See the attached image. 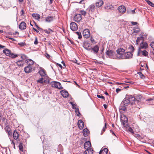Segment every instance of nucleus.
Segmentation results:
<instances>
[{"instance_id":"bf43d9fd","label":"nucleus","mask_w":154,"mask_h":154,"mask_svg":"<svg viewBox=\"0 0 154 154\" xmlns=\"http://www.w3.org/2000/svg\"><path fill=\"white\" fill-rule=\"evenodd\" d=\"M121 90L119 88H117L116 90V92L118 93L119 91H120Z\"/></svg>"},{"instance_id":"603ef678","label":"nucleus","mask_w":154,"mask_h":154,"mask_svg":"<svg viewBox=\"0 0 154 154\" xmlns=\"http://www.w3.org/2000/svg\"><path fill=\"white\" fill-rule=\"evenodd\" d=\"M69 103H70V104H71L72 105V108H73V109H75V108H76V107H75V104H74L72 102H69Z\"/></svg>"},{"instance_id":"864d4df0","label":"nucleus","mask_w":154,"mask_h":154,"mask_svg":"<svg viewBox=\"0 0 154 154\" xmlns=\"http://www.w3.org/2000/svg\"><path fill=\"white\" fill-rule=\"evenodd\" d=\"M150 46L152 48H153L154 49V42H151L150 44Z\"/></svg>"},{"instance_id":"cd10ccee","label":"nucleus","mask_w":154,"mask_h":154,"mask_svg":"<svg viewBox=\"0 0 154 154\" xmlns=\"http://www.w3.org/2000/svg\"><path fill=\"white\" fill-rule=\"evenodd\" d=\"M88 44L86 42H85L84 44L83 47L84 48L88 51H90L91 49L89 45H88Z\"/></svg>"},{"instance_id":"f704fd0d","label":"nucleus","mask_w":154,"mask_h":154,"mask_svg":"<svg viewBox=\"0 0 154 154\" xmlns=\"http://www.w3.org/2000/svg\"><path fill=\"white\" fill-rule=\"evenodd\" d=\"M83 133L85 137H86L88 136L89 133V131L87 128H85L84 129Z\"/></svg>"},{"instance_id":"a19ab883","label":"nucleus","mask_w":154,"mask_h":154,"mask_svg":"<svg viewBox=\"0 0 154 154\" xmlns=\"http://www.w3.org/2000/svg\"><path fill=\"white\" fill-rule=\"evenodd\" d=\"M75 112L77 114V116H79L80 115V113L79 111V109L78 108H75Z\"/></svg>"},{"instance_id":"f257e3e1","label":"nucleus","mask_w":154,"mask_h":154,"mask_svg":"<svg viewBox=\"0 0 154 154\" xmlns=\"http://www.w3.org/2000/svg\"><path fill=\"white\" fill-rule=\"evenodd\" d=\"M117 54L116 55V59H124V55L125 52V50L122 48H119L116 50Z\"/></svg>"},{"instance_id":"0eeeda50","label":"nucleus","mask_w":154,"mask_h":154,"mask_svg":"<svg viewBox=\"0 0 154 154\" xmlns=\"http://www.w3.org/2000/svg\"><path fill=\"white\" fill-rule=\"evenodd\" d=\"M89 14H94L95 11V6L94 4L90 5L88 8Z\"/></svg>"},{"instance_id":"c03bdc74","label":"nucleus","mask_w":154,"mask_h":154,"mask_svg":"<svg viewBox=\"0 0 154 154\" xmlns=\"http://www.w3.org/2000/svg\"><path fill=\"white\" fill-rule=\"evenodd\" d=\"M128 131L132 134H134L133 129L131 127H129L128 129Z\"/></svg>"},{"instance_id":"680f3d73","label":"nucleus","mask_w":154,"mask_h":154,"mask_svg":"<svg viewBox=\"0 0 154 154\" xmlns=\"http://www.w3.org/2000/svg\"><path fill=\"white\" fill-rule=\"evenodd\" d=\"M24 10L23 9H22L20 13L21 15H23L24 14Z\"/></svg>"},{"instance_id":"49530a36","label":"nucleus","mask_w":154,"mask_h":154,"mask_svg":"<svg viewBox=\"0 0 154 154\" xmlns=\"http://www.w3.org/2000/svg\"><path fill=\"white\" fill-rule=\"evenodd\" d=\"M38 43L37 38L36 36L35 37V41L34 42V44L35 45H37Z\"/></svg>"},{"instance_id":"c85d7f7f","label":"nucleus","mask_w":154,"mask_h":154,"mask_svg":"<svg viewBox=\"0 0 154 154\" xmlns=\"http://www.w3.org/2000/svg\"><path fill=\"white\" fill-rule=\"evenodd\" d=\"M19 137V134L16 130H14L13 133L14 138L17 140Z\"/></svg>"},{"instance_id":"052dcab7","label":"nucleus","mask_w":154,"mask_h":154,"mask_svg":"<svg viewBox=\"0 0 154 154\" xmlns=\"http://www.w3.org/2000/svg\"><path fill=\"white\" fill-rule=\"evenodd\" d=\"M152 100H153V99L152 98H150L149 99H147L146 100V101H151Z\"/></svg>"},{"instance_id":"7ed1b4c3","label":"nucleus","mask_w":154,"mask_h":154,"mask_svg":"<svg viewBox=\"0 0 154 154\" xmlns=\"http://www.w3.org/2000/svg\"><path fill=\"white\" fill-rule=\"evenodd\" d=\"M120 120L124 126L126 127L127 126L128 119L126 116L124 115H122L121 117Z\"/></svg>"},{"instance_id":"13d9d810","label":"nucleus","mask_w":154,"mask_h":154,"mask_svg":"<svg viewBox=\"0 0 154 154\" xmlns=\"http://www.w3.org/2000/svg\"><path fill=\"white\" fill-rule=\"evenodd\" d=\"M44 31L45 33L48 34H49L50 33V32L49 31L48 29L45 30Z\"/></svg>"},{"instance_id":"4468645a","label":"nucleus","mask_w":154,"mask_h":154,"mask_svg":"<svg viewBox=\"0 0 154 154\" xmlns=\"http://www.w3.org/2000/svg\"><path fill=\"white\" fill-rule=\"evenodd\" d=\"M118 10L122 14H124L126 11V8L124 5L119 6L118 7Z\"/></svg>"},{"instance_id":"9d476101","label":"nucleus","mask_w":154,"mask_h":154,"mask_svg":"<svg viewBox=\"0 0 154 154\" xmlns=\"http://www.w3.org/2000/svg\"><path fill=\"white\" fill-rule=\"evenodd\" d=\"M133 54L131 52H128L125 53H124V59H130L132 58Z\"/></svg>"},{"instance_id":"7c9ffc66","label":"nucleus","mask_w":154,"mask_h":154,"mask_svg":"<svg viewBox=\"0 0 154 154\" xmlns=\"http://www.w3.org/2000/svg\"><path fill=\"white\" fill-rule=\"evenodd\" d=\"M32 17L37 20H39L40 18V15L37 14L33 13L32 14Z\"/></svg>"},{"instance_id":"72a5a7b5","label":"nucleus","mask_w":154,"mask_h":154,"mask_svg":"<svg viewBox=\"0 0 154 154\" xmlns=\"http://www.w3.org/2000/svg\"><path fill=\"white\" fill-rule=\"evenodd\" d=\"M99 48L98 46L96 45L94 48H91V50L93 51L94 53H97L98 52Z\"/></svg>"},{"instance_id":"8fccbe9b","label":"nucleus","mask_w":154,"mask_h":154,"mask_svg":"<svg viewBox=\"0 0 154 154\" xmlns=\"http://www.w3.org/2000/svg\"><path fill=\"white\" fill-rule=\"evenodd\" d=\"M90 40H91V42L92 43L95 44V41L93 38L91 37V38H90Z\"/></svg>"},{"instance_id":"b1692460","label":"nucleus","mask_w":154,"mask_h":154,"mask_svg":"<svg viewBox=\"0 0 154 154\" xmlns=\"http://www.w3.org/2000/svg\"><path fill=\"white\" fill-rule=\"evenodd\" d=\"M60 93L63 97H64L66 98L68 96L69 94L66 91L62 90L61 91Z\"/></svg>"},{"instance_id":"4d7b16f0","label":"nucleus","mask_w":154,"mask_h":154,"mask_svg":"<svg viewBox=\"0 0 154 154\" xmlns=\"http://www.w3.org/2000/svg\"><path fill=\"white\" fill-rule=\"evenodd\" d=\"M45 56L47 58H49L50 57V55L47 53L45 54Z\"/></svg>"},{"instance_id":"6e6552de","label":"nucleus","mask_w":154,"mask_h":154,"mask_svg":"<svg viewBox=\"0 0 154 154\" xmlns=\"http://www.w3.org/2000/svg\"><path fill=\"white\" fill-rule=\"evenodd\" d=\"M70 28L73 31H76L78 29V26L77 24L74 22L71 23L70 24Z\"/></svg>"},{"instance_id":"393cba45","label":"nucleus","mask_w":154,"mask_h":154,"mask_svg":"<svg viewBox=\"0 0 154 154\" xmlns=\"http://www.w3.org/2000/svg\"><path fill=\"white\" fill-rule=\"evenodd\" d=\"M3 53L5 54L6 56H9L10 55L11 53V51L10 50L6 49L3 50Z\"/></svg>"},{"instance_id":"9b49d317","label":"nucleus","mask_w":154,"mask_h":154,"mask_svg":"<svg viewBox=\"0 0 154 154\" xmlns=\"http://www.w3.org/2000/svg\"><path fill=\"white\" fill-rule=\"evenodd\" d=\"M81 19V15L80 14H75L74 17V20L76 22H79Z\"/></svg>"},{"instance_id":"dca6fc26","label":"nucleus","mask_w":154,"mask_h":154,"mask_svg":"<svg viewBox=\"0 0 154 154\" xmlns=\"http://www.w3.org/2000/svg\"><path fill=\"white\" fill-rule=\"evenodd\" d=\"M84 146L85 149H90L91 146V143L89 141H87L84 143Z\"/></svg>"},{"instance_id":"2eb2a0df","label":"nucleus","mask_w":154,"mask_h":154,"mask_svg":"<svg viewBox=\"0 0 154 154\" xmlns=\"http://www.w3.org/2000/svg\"><path fill=\"white\" fill-rule=\"evenodd\" d=\"M32 67L30 66H27L24 68V71L26 73H29L32 71Z\"/></svg>"},{"instance_id":"5fc2aeb1","label":"nucleus","mask_w":154,"mask_h":154,"mask_svg":"<svg viewBox=\"0 0 154 154\" xmlns=\"http://www.w3.org/2000/svg\"><path fill=\"white\" fill-rule=\"evenodd\" d=\"M73 62L74 63H76L78 65H80L79 63H78L77 60L76 59H75L74 60H73Z\"/></svg>"},{"instance_id":"0e129e2a","label":"nucleus","mask_w":154,"mask_h":154,"mask_svg":"<svg viewBox=\"0 0 154 154\" xmlns=\"http://www.w3.org/2000/svg\"><path fill=\"white\" fill-rule=\"evenodd\" d=\"M33 29V30H34L35 31L37 32L38 33L39 32V31L38 30H37L36 29H35V28H32Z\"/></svg>"},{"instance_id":"69168bd1","label":"nucleus","mask_w":154,"mask_h":154,"mask_svg":"<svg viewBox=\"0 0 154 154\" xmlns=\"http://www.w3.org/2000/svg\"><path fill=\"white\" fill-rule=\"evenodd\" d=\"M131 49L132 52H133L134 51V47L133 46H131Z\"/></svg>"},{"instance_id":"3c124183","label":"nucleus","mask_w":154,"mask_h":154,"mask_svg":"<svg viewBox=\"0 0 154 154\" xmlns=\"http://www.w3.org/2000/svg\"><path fill=\"white\" fill-rule=\"evenodd\" d=\"M97 97L99 98H102L104 99V97L102 95H97Z\"/></svg>"},{"instance_id":"1a4fd4ad","label":"nucleus","mask_w":154,"mask_h":154,"mask_svg":"<svg viewBox=\"0 0 154 154\" xmlns=\"http://www.w3.org/2000/svg\"><path fill=\"white\" fill-rule=\"evenodd\" d=\"M83 35L84 37L86 38H89L90 36V33L89 29H86L83 32Z\"/></svg>"},{"instance_id":"ddd939ff","label":"nucleus","mask_w":154,"mask_h":154,"mask_svg":"<svg viewBox=\"0 0 154 154\" xmlns=\"http://www.w3.org/2000/svg\"><path fill=\"white\" fill-rule=\"evenodd\" d=\"M141 53H142V55L145 56H146L147 55L148 53L147 51L145 50H142L140 49H138V55L140 56V54Z\"/></svg>"},{"instance_id":"412c9836","label":"nucleus","mask_w":154,"mask_h":154,"mask_svg":"<svg viewBox=\"0 0 154 154\" xmlns=\"http://www.w3.org/2000/svg\"><path fill=\"white\" fill-rule=\"evenodd\" d=\"M19 28L21 29H24L26 28V24L24 22H22L19 26Z\"/></svg>"},{"instance_id":"37998d69","label":"nucleus","mask_w":154,"mask_h":154,"mask_svg":"<svg viewBox=\"0 0 154 154\" xmlns=\"http://www.w3.org/2000/svg\"><path fill=\"white\" fill-rule=\"evenodd\" d=\"M80 12L82 15L84 16L85 15L86 13V11L84 10H80Z\"/></svg>"},{"instance_id":"c756f323","label":"nucleus","mask_w":154,"mask_h":154,"mask_svg":"<svg viewBox=\"0 0 154 154\" xmlns=\"http://www.w3.org/2000/svg\"><path fill=\"white\" fill-rule=\"evenodd\" d=\"M108 151V149L106 148H104L103 149H102L100 150L99 154H107Z\"/></svg>"},{"instance_id":"4be33fe9","label":"nucleus","mask_w":154,"mask_h":154,"mask_svg":"<svg viewBox=\"0 0 154 154\" xmlns=\"http://www.w3.org/2000/svg\"><path fill=\"white\" fill-rule=\"evenodd\" d=\"M5 129V131L8 133V135H12V133L11 131V129L9 126H6Z\"/></svg>"},{"instance_id":"bb28decb","label":"nucleus","mask_w":154,"mask_h":154,"mask_svg":"<svg viewBox=\"0 0 154 154\" xmlns=\"http://www.w3.org/2000/svg\"><path fill=\"white\" fill-rule=\"evenodd\" d=\"M26 63H27L28 66H30L34 64V61L30 59L26 60Z\"/></svg>"},{"instance_id":"e433bc0d","label":"nucleus","mask_w":154,"mask_h":154,"mask_svg":"<svg viewBox=\"0 0 154 154\" xmlns=\"http://www.w3.org/2000/svg\"><path fill=\"white\" fill-rule=\"evenodd\" d=\"M121 105H122L121 104ZM126 107L125 106H122L121 105L119 107V110L121 112H123L125 111L126 110Z\"/></svg>"},{"instance_id":"ea45409f","label":"nucleus","mask_w":154,"mask_h":154,"mask_svg":"<svg viewBox=\"0 0 154 154\" xmlns=\"http://www.w3.org/2000/svg\"><path fill=\"white\" fill-rule=\"evenodd\" d=\"M75 33L78 36V38L79 39L82 38V36L81 32H75Z\"/></svg>"},{"instance_id":"aec40b11","label":"nucleus","mask_w":154,"mask_h":154,"mask_svg":"<svg viewBox=\"0 0 154 154\" xmlns=\"http://www.w3.org/2000/svg\"><path fill=\"white\" fill-rule=\"evenodd\" d=\"M39 73L42 77H44L47 76V74L45 73V70L43 69H41L39 72Z\"/></svg>"},{"instance_id":"2f4dec72","label":"nucleus","mask_w":154,"mask_h":154,"mask_svg":"<svg viewBox=\"0 0 154 154\" xmlns=\"http://www.w3.org/2000/svg\"><path fill=\"white\" fill-rule=\"evenodd\" d=\"M53 18L52 16H49L46 17L45 20L47 22H50L53 20Z\"/></svg>"},{"instance_id":"a18cd8bd","label":"nucleus","mask_w":154,"mask_h":154,"mask_svg":"<svg viewBox=\"0 0 154 154\" xmlns=\"http://www.w3.org/2000/svg\"><path fill=\"white\" fill-rule=\"evenodd\" d=\"M106 123H105V127H104L103 128V129L102 130V131L101 133V134H103V132L105 131V128H106Z\"/></svg>"},{"instance_id":"09e8293b","label":"nucleus","mask_w":154,"mask_h":154,"mask_svg":"<svg viewBox=\"0 0 154 154\" xmlns=\"http://www.w3.org/2000/svg\"><path fill=\"white\" fill-rule=\"evenodd\" d=\"M21 57L23 59H27L26 56L24 54L22 55Z\"/></svg>"},{"instance_id":"f03ea898","label":"nucleus","mask_w":154,"mask_h":154,"mask_svg":"<svg viewBox=\"0 0 154 154\" xmlns=\"http://www.w3.org/2000/svg\"><path fill=\"white\" fill-rule=\"evenodd\" d=\"M51 84L53 87L59 89H62L63 88V87L62 86L61 84L59 82L53 81L51 82Z\"/></svg>"},{"instance_id":"58836bf2","label":"nucleus","mask_w":154,"mask_h":154,"mask_svg":"<svg viewBox=\"0 0 154 154\" xmlns=\"http://www.w3.org/2000/svg\"><path fill=\"white\" fill-rule=\"evenodd\" d=\"M17 57V54H14L13 53H11L9 57L12 58H14Z\"/></svg>"},{"instance_id":"20e7f679","label":"nucleus","mask_w":154,"mask_h":154,"mask_svg":"<svg viewBox=\"0 0 154 154\" xmlns=\"http://www.w3.org/2000/svg\"><path fill=\"white\" fill-rule=\"evenodd\" d=\"M106 53L110 58L116 59V55L113 51L112 50H108L106 51Z\"/></svg>"},{"instance_id":"f8f14e48","label":"nucleus","mask_w":154,"mask_h":154,"mask_svg":"<svg viewBox=\"0 0 154 154\" xmlns=\"http://www.w3.org/2000/svg\"><path fill=\"white\" fill-rule=\"evenodd\" d=\"M148 46V45L146 42H142L139 47V49H140L141 50L145 49L147 48Z\"/></svg>"},{"instance_id":"6ab92c4d","label":"nucleus","mask_w":154,"mask_h":154,"mask_svg":"<svg viewBox=\"0 0 154 154\" xmlns=\"http://www.w3.org/2000/svg\"><path fill=\"white\" fill-rule=\"evenodd\" d=\"M129 103L130 102L128 101V100L126 96V97L125 98L124 100H123L122 103V105L127 106Z\"/></svg>"},{"instance_id":"423d86ee","label":"nucleus","mask_w":154,"mask_h":154,"mask_svg":"<svg viewBox=\"0 0 154 154\" xmlns=\"http://www.w3.org/2000/svg\"><path fill=\"white\" fill-rule=\"evenodd\" d=\"M137 103L140 105L142 103L145 102V99L141 95L138 96L136 99Z\"/></svg>"},{"instance_id":"a211bd4d","label":"nucleus","mask_w":154,"mask_h":154,"mask_svg":"<svg viewBox=\"0 0 154 154\" xmlns=\"http://www.w3.org/2000/svg\"><path fill=\"white\" fill-rule=\"evenodd\" d=\"M78 126L80 129H82L84 127V123L81 120H79L78 122Z\"/></svg>"},{"instance_id":"39448f33","label":"nucleus","mask_w":154,"mask_h":154,"mask_svg":"<svg viewBox=\"0 0 154 154\" xmlns=\"http://www.w3.org/2000/svg\"><path fill=\"white\" fill-rule=\"evenodd\" d=\"M127 98L128 100V101L130 102V104L133 105L136 101V98L131 95H126Z\"/></svg>"},{"instance_id":"4c0bfd02","label":"nucleus","mask_w":154,"mask_h":154,"mask_svg":"<svg viewBox=\"0 0 154 154\" xmlns=\"http://www.w3.org/2000/svg\"><path fill=\"white\" fill-rule=\"evenodd\" d=\"M145 1H146L147 3L150 6L152 7H154V4L152 3L150 1H149L148 0H144Z\"/></svg>"},{"instance_id":"774afa93","label":"nucleus","mask_w":154,"mask_h":154,"mask_svg":"<svg viewBox=\"0 0 154 154\" xmlns=\"http://www.w3.org/2000/svg\"><path fill=\"white\" fill-rule=\"evenodd\" d=\"M24 44L23 43H21L18 44L19 45H20L21 46H23L24 45Z\"/></svg>"},{"instance_id":"79ce46f5","label":"nucleus","mask_w":154,"mask_h":154,"mask_svg":"<svg viewBox=\"0 0 154 154\" xmlns=\"http://www.w3.org/2000/svg\"><path fill=\"white\" fill-rule=\"evenodd\" d=\"M19 147L20 150L21 151H23V143H20L19 145Z\"/></svg>"},{"instance_id":"de8ad7c7","label":"nucleus","mask_w":154,"mask_h":154,"mask_svg":"<svg viewBox=\"0 0 154 154\" xmlns=\"http://www.w3.org/2000/svg\"><path fill=\"white\" fill-rule=\"evenodd\" d=\"M137 73L139 75L141 78L143 79L144 78V76L141 72H138Z\"/></svg>"},{"instance_id":"338daca9","label":"nucleus","mask_w":154,"mask_h":154,"mask_svg":"<svg viewBox=\"0 0 154 154\" xmlns=\"http://www.w3.org/2000/svg\"><path fill=\"white\" fill-rule=\"evenodd\" d=\"M142 35H143V36L144 37V38H146L147 35L146 34H144Z\"/></svg>"},{"instance_id":"473e14b6","label":"nucleus","mask_w":154,"mask_h":154,"mask_svg":"<svg viewBox=\"0 0 154 154\" xmlns=\"http://www.w3.org/2000/svg\"><path fill=\"white\" fill-rule=\"evenodd\" d=\"M47 81L46 80H44V78L43 77L37 80V82L38 83L43 84V83H47Z\"/></svg>"},{"instance_id":"c9c22d12","label":"nucleus","mask_w":154,"mask_h":154,"mask_svg":"<svg viewBox=\"0 0 154 154\" xmlns=\"http://www.w3.org/2000/svg\"><path fill=\"white\" fill-rule=\"evenodd\" d=\"M16 63L19 66H22L24 63V62L23 60H21L18 61L16 62Z\"/></svg>"},{"instance_id":"5701e85b","label":"nucleus","mask_w":154,"mask_h":154,"mask_svg":"<svg viewBox=\"0 0 154 154\" xmlns=\"http://www.w3.org/2000/svg\"><path fill=\"white\" fill-rule=\"evenodd\" d=\"M144 37L143 36V35H140V37L137 38V40L136 42L137 44H138L140 42L142 41L143 42L144 40Z\"/></svg>"},{"instance_id":"6e6d98bb","label":"nucleus","mask_w":154,"mask_h":154,"mask_svg":"<svg viewBox=\"0 0 154 154\" xmlns=\"http://www.w3.org/2000/svg\"><path fill=\"white\" fill-rule=\"evenodd\" d=\"M131 23L132 24L134 25H137L138 24L136 22H133V21L131 22Z\"/></svg>"},{"instance_id":"a878e982","label":"nucleus","mask_w":154,"mask_h":154,"mask_svg":"<svg viewBox=\"0 0 154 154\" xmlns=\"http://www.w3.org/2000/svg\"><path fill=\"white\" fill-rule=\"evenodd\" d=\"M93 153V150L91 148L86 149L84 152V154H92Z\"/></svg>"},{"instance_id":"e2e57ef3","label":"nucleus","mask_w":154,"mask_h":154,"mask_svg":"<svg viewBox=\"0 0 154 154\" xmlns=\"http://www.w3.org/2000/svg\"><path fill=\"white\" fill-rule=\"evenodd\" d=\"M135 9H134V10H132V11H131V12L132 14H134L135 13Z\"/></svg>"},{"instance_id":"f3484780","label":"nucleus","mask_w":154,"mask_h":154,"mask_svg":"<svg viewBox=\"0 0 154 154\" xmlns=\"http://www.w3.org/2000/svg\"><path fill=\"white\" fill-rule=\"evenodd\" d=\"M103 4V2L102 0H98L95 3L97 7L99 8Z\"/></svg>"}]
</instances>
